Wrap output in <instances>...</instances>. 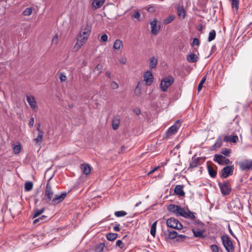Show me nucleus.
Masks as SVG:
<instances>
[{"instance_id":"19","label":"nucleus","mask_w":252,"mask_h":252,"mask_svg":"<svg viewBox=\"0 0 252 252\" xmlns=\"http://www.w3.org/2000/svg\"><path fill=\"white\" fill-rule=\"evenodd\" d=\"M198 60V56L192 53H189L187 56V60L190 63H196Z\"/></svg>"},{"instance_id":"54","label":"nucleus","mask_w":252,"mask_h":252,"mask_svg":"<svg viewBox=\"0 0 252 252\" xmlns=\"http://www.w3.org/2000/svg\"><path fill=\"white\" fill-rule=\"evenodd\" d=\"M108 40V36L106 34H103L101 36L100 41L103 42H106Z\"/></svg>"},{"instance_id":"56","label":"nucleus","mask_w":252,"mask_h":252,"mask_svg":"<svg viewBox=\"0 0 252 252\" xmlns=\"http://www.w3.org/2000/svg\"><path fill=\"white\" fill-rule=\"evenodd\" d=\"M194 224L198 225L199 227H204V224L199 220L195 221Z\"/></svg>"},{"instance_id":"64","label":"nucleus","mask_w":252,"mask_h":252,"mask_svg":"<svg viewBox=\"0 0 252 252\" xmlns=\"http://www.w3.org/2000/svg\"><path fill=\"white\" fill-rule=\"evenodd\" d=\"M46 218H47V217L46 216L42 215L41 217H39V219H40V220H43L45 219H46Z\"/></svg>"},{"instance_id":"28","label":"nucleus","mask_w":252,"mask_h":252,"mask_svg":"<svg viewBox=\"0 0 252 252\" xmlns=\"http://www.w3.org/2000/svg\"><path fill=\"white\" fill-rule=\"evenodd\" d=\"M120 125V119L118 117H115L112 120V127L113 129H117Z\"/></svg>"},{"instance_id":"46","label":"nucleus","mask_w":252,"mask_h":252,"mask_svg":"<svg viewBox=\"0 0 252 252\" xmlns=\"http://www.w3.org/2000/svg\"><path fill=\"white\" fill-rule=\"evenodd\" d=\"M206 80V76H204L202 78L201 81L200 82V83L198 85V88H197V90L199 92L202 89V87H203V84L205 83Z\"/></svg>"},{"instance_id":"20","label":"nucleus","mask_w":252,"mask_h":252,"mask_svg":"<svg viewBox=\"0 0 252 252\" xmlns=\"http://www.w3.org/2000/svg\"><path fill=\"white\" fill-rule=\"evenodd\" d=\"M80 168L82 172L86 175H88L90 174L91 171V166L88 164L83 163L81 164Z\"/></svg>"},{"instance_id":"10","label":"nucleus","mask_w":252,"mask_h":252,"mask_svg":"<svg viewBox=\"0 0 252 252\" xmlns=\"http://www.w3.org/2000/svg\"><path fill=\"white\" fill-rule=\"evenodd\" d=\"M238 164L242 171L252 170V159H246L239 162Z\"/></svg>"},{"instance_id":"31","label":"nucleus","mask_w":252,"mask_h":252,"mask_svg":"<svg viewBox=\"0 0 252 252\" xmlns=\"http://www.w3.org/2000/svg\"><path fill=\"white\" fill-rule=\"evenodd\" d=\"M123 45V42L120 39H117L115 41L113 45V48L115 49H120Z\"/></svg>"},{"instance_id":"60","label":"nucleus","mask_w":252,"mask_h":252,"mask_svg":"<svg viewBox=\"0 0 252 252\" xmlns=\"http://www.w3.org/2000/svg\"><path fill=\"white\" fill-rule=\"evenodd\" d=\"M120 63L122 64H125L126 63V58H122L119 60Z\"/></svg>"},{"instance_id":"58","label":"nucleus","mask_w":252,"mask_h":252,"mask_svg":"<svg viewBox=\"0 0 252 252\" xmlns=\"http://www.w3.org/2000/svg\"><path fill=\"white\" fill-rule=\"evenodd\" d=\"M59 78L61 82H63V81H65V80L66 79V77L65 76V75H64L62 73V74H61V75L59 77Z\"/></svg>"},{"instance_id":"1","label":"nucleus","mask_w":252,"mask_h":252,"mask_svg":"<svg viewBox=\"0 0 252 252\" xmlns=\"http://www.w3.org/2000/svg\"><path fill=\"white\" fill-rule=\"evenodd\" d=\"M168 211L175 214L177 216L185 218L194 220L195 218L194 213L191 212L188 208L185 209L175 204H170L167 207Z\"/></svg>"},{"instance_id":"3","label":"nucleus","mask_w":252,"mask_h":252,"mask_svg":"<svg viewBox=\"0 0 252 252\" xmlns=\"http://www.w3.org/2000/svg\"><path fill=\"white\" fill-rule=\"evenodd\" d=\"M221 239L222 244L227 252H234V247L230 238L227 235L221 236Z\"/></svg>"},{"instance_id":"17","label":"nucleus","mask_w":252,"mask_h":252,"mask_svg":"<svg viewBox=\"0 0 252 252\" xmlns=\"http://www.w3.org/2000/svg\"><path fill=\"white\" fill-rule=\"evenodd\" d=\"M54 192L53 191L51 186L49 182L46 184L45 195L47 196L48 201H50L53 196Z\"/></svg>"},{"instance_id":"33","label":"nucleus","mask_w":252,"mask_h":252,"mask_svg":"<svg viewBox=\"0 0 252 252\" xmlns=\"http://www.w3.org/2000/svg\"><path fill=\"white\" fill-rule=\"evenodd\" d=\"M25 191H29L32 189L33 188V184L32 182L28 181L25 183Z\"/></svg>"},{"instance_id":"50","label":"nucleus","mask_w":252,"mask_h":252,"mask_svg":"<svg viewBox=\"0 0 252 252\" xmlns=\"http://www.w3.org/2000/svg\"><path fill=\"white\" fill-rule=\"evenodd\" d=\"M32 13V9L31 8H26L23 12V15L25 16L30 15Z\"/></svg>"},{"instance_id":"59","label":"nucleus","mask_w":252,"mask_h":252,"mask_svg":"<svg viewBox=\"0 0 252 252\" xmlns=\"http://www.w3.org/2000/svg\"><path fill=\"white\" fill-rule=\"evenodd\" d=\"M113 230L115 231H116V232H119L120 231V224H118L117 225H116L115 226H114L113 227Z\"/></svg>"},{"instance_id":"35","label":"nucleus","mask_w":252,"mask_h":252,"mask_svg":"<svg viewBox=\"0 0 252 252\" xmlns=\"http://www.w3.org/2000/svg\"><path fill=\"white\" fill-rule=\"evenodd\" d=\"M44 210H45L44 208H43L42 209H41L40 210H38L37 209H34V210H33L34 214H33V218H35L37 217L38 216H39L42 213H43L44 212Z\"/></svg>"},{"instance_id":"6","label":"nucleus","mask_w":252,"mask_h":252,"mask_svg":"<svg viewBox=\"0 0 252 252\" xmlns=\"http://www.w3.org/2000/svg\"><path fill=\"white\" fill-rule=\"evenodd\" d=\"M220 191L223 195H228L231 191L230 185L227 181L220 182L218 184Z\"/></svg>"},{"instance_id":"43","label":"nucleus","mask_w":252,"mask_h":252,"mask_svg":"<svg viewBox=\"0 0 252 252\" xmlns=\"http://www.w3.org/2000/svg\"><path fill=\"white\" fill-rule=\"evenodd\" d=\"M231 150L229 149L224 148L222 150L221 153L225 156L229 157Z\"/></svg>"},{"instance_id":"13","label":"nucleus","mask_w":252,"mask_h":252,"mask_svg":"<svg viewBox=\"0 0 252 252\" xmlns=\"http://www.w3.org/2000/svg\"><path fill=\"white\" fill-rule=\"evenodd\" d=\"M144 80L147 85H151L153 82L154 77L150 71L145 72L143 75Z\"/></svg>"},{"instance_id":"37","label":"nucleus","mask_w":252,"mask_h":252,"mask_svg":"<svg viewBox=\"0 0 252 252\" xmlns=\"http://www.w3.org/2000/svg\"><path fill=\"white\" fill-rule=\"evenodd\" d=\"M216 31L214 30H212L209 34V36L208 38V41L210 42L213 40L216 37Z\"/></svg>"},{"instance_id":"44","label":"nucleus","mask_w":252,"mask_h":252,"mask_svg":"<svg viewBox=\"0 0 252 252\" xmlns=\"http://www.w3.org/2000/svg\"><path fill=\"white\" fill-rule=\"evenodd\" d=\"M116 245V246L119 247L120 248H121L122 249H126L125 244L121 240H118L117 241Z\"/></svg>"},{"instance_id":"8","label":"nucleus","mask_w":252,"mask_h":252,"mask_svg":"<svg viewBox=\"0 0 252 252\" xmlns=\"http://www.w3.org/2000/svg\"><path fill=\"white\" fill-rule=\"evenodd\" d=\"M234 165H229L223 167L220 172V176L222 178H226L232 175L234 171Z\"/></svg>"},{"instance_id":"22","label":"nucleus","mask_w":252,"mask_h":252,"mask_svg":"<svg viewBox=\"0 0 252 252\" xmlns=\"http://www.w3.org/2000/svg\"><path fill=\"white\" fill-rule=\"evenodd\" d=\"M238 141V137L237 135L225 136L224 137V141L228 142L236 143Z\"/></svg>"},{"instance_id":"62","label":"nucleus","mask_w":252,"mask_h":252,"mask_svg":"<svg viewBox=\"0 0 252 252\" xmlns=\"http://www.w3.org/2000/svg\"><path fill=\"white\" fill-rule=\"evenodd\" d=\"M105 75L106 76L108 77V78H111V72L110 71H107L106 72H105Z\"/></svg>"},{"instance_id":"23","label":"nucleus","mask_w":252,"mask_h":252,"mask_svg":"<svg viewBox=\"0 0 252 252\" xmlns=\"http://www.w3.org/2000/svg\"><path fill=\"white\" fill-rule=\"evenodd\" d=\"M105 2V0H94L92 6L94 9H97L102 6Z\"/></svg>"},{"instance_id":"38","label":"nucleus","mask_w":252,"mask_h":252,"mask_svg":"<svg viewBox=\"0 0 252 252\" xmlns=\"http://www.w3.org/2000/svg\"><path fill=\"white\" fill-rule=\"evenodd\" d=\"M222 145V140L220 137L218 138L216 141L215 142V144L213 145L214 148L217 149L218 148H220Z\"/></svg>"},{"instance_id":"41","label":"nucleus","mask_w":252,"mask_h":252,"mask_svg":"<svg viewBox=\"0 0 252 252\" xmlns=\"http://www.w3.org/2000/svg\"><path fill=\"white\" fill-rule=\"evenodd\" d=\"M211 250L212 252H221L222 250L216 245H212L210 247Z\"/></svg>"},{"instance_id":"29","label":"nucleus","mask_w":252,"mask_h":252,"mask_svg":"<svg viewBox=\"0 0 252 252\" xmlns=\"http://www.w3.org/2000/svg\"><path fill=\"white\" fill-rule=\"evenodd\" d=\"M209 175L212 178H215L217 176V171L213 169V168L210 166L208 165L207 167Z\"/></svg>"},{"instance_id":"45","label":"nucleus","mask_w":252,"mask_h":252,"mask_svg":"<svg viewBox=\"0 0 252 252\" xmlns=\"http://www.w3.org/2000/svg\"><path fill=\"white\" fill-rule=\"evenodd\" d=\"M21 150L20 144L15 145L13 147V152L15 154H18Z\"/></svg>"},{"instance_id":"21","label":"nucleus","mask_w":252,"mask_h":252,"mask_svg":"<svg viewBox=\"0 0 252 252\" xmlns=\"http://www.w3.org/2000/svg\"><path fill=\"white\" fill-rule=\"evenodd\" d=\"M184 186L183 185H177L174 189L175 193L180 196H184L185 195V192L183 190Z\"/></svg>"},{"instance_id":"14","label":"nucleus","mask_w":252,"mask_h":252,"mask_svg":"<svg viewBox=\"0 0 252 252\" xmlns=\"http://www.w3.org/2000/svg\"><path fill=\"white\" fill-rule=\"evenodd\" d=\"M66 196V192H63L60 194H56L52 200V202L54 205L58 204V203L62 202Z\"/></svg>"},{"instance_id":"24","label":"nucleus","mask_w":252,"mask_h":252,"mask_svg":"<svg viewBox=\"0 0 252 252\" xmlns=\"http://www.w3.org/2000/svg\"><path fill=\"white\" fill-rule=\"evenodd\" d=\"M158 63V59L153 57L150 59L149 68L151 69L155 68Z\"/></svg>"},{"instance_id":"51","label":"nucleus","mask_w":252,"mask_h":252,"mask_svg":"<svg viewBox=\"0 0 252 252\" xmlns=\"http://www.w3.org/2000/svg\"><path fill=\"white\" fill-rule=\"evenodd\" d=\"M110 87L111 89L115 90L119 88V84L115 81H112L110 83Z\"/></svg>"},{"instance_id":"34","label":"nucleus","mask_w":252,"mask_h":252,"mask_svg":"<svg viewBox=\"0 0 252 252\" xmlns=\"http://www.w3.org/2000/svg\"><path fill=\"white\" fill-rule=\"evenodd\" d=\"M118 237V234L114 233H109L106 235V238L109 241H113Z\"/></svg>"},{"instance_id":"52","label":"nucleus","mask_w":252,"mask_h":252,"mask_svg":"<svg viewBox=\"0 0 252 252\" xmlns=\"http://www.w3.org/2000/svg\"><path fill=\"white\" fill-rule=\"evenodd\" d=\"M52 43L54 44H57L58 42V34H56L55 35L52 39Z\"/></svg>"},{"instance_id":"27","label":"nucleus","mask_w":252,"mask_h":252,"mask_svg":"<svg viewBox=\"0 0 252 252\" xmlns=\"http://www.w3.org/2000/svg\"><path fill=\"white\" fill-rule=\"evenodd\" d=\"M105 247L104 243H100L97 244L94 248V252H101Z\"/></svg>"},{"instance_id":"16","label":"nucleus","mask_w":252,"mask_h":252,"mask_svg":"<svg viewBox=\"0 0 252 252\" xmlns=\"http://www.w3.org/2000/svg\"><path fill=\"white\" fill-rule=\"evenodd\" d=\"M26 98L27 102L32 109L34 110L37 108V103L33 96L27 95Z\"/></svg>"},{"instance_id":"15","label":"nucleus","mask_w":252,"mask_h":252,"mask_svg":"<svg viewBox=\"0 0 252 252\" xmlns=\"http://www.w3.org/2000/svg\"><path fill=\"white\" fill-rule=\"evenodd\" d=\"M180 126V120H177L176 122V124L172 126L168 129V131L167 132L168 135L170 136L173 134H174L178 131Z\"/></svg>"},{"instance_id":"5","label":"nucleus","mask_w":252,"mask_h":252,"mask_svg":"<svg viewBox=\"0 0 252 252\" xmlns=\"http://www.w3.org/2000/svg\"><path fill=\"white\" fill-rule=\"evenodd\" d=\"M167 225L172 228L180 230L182 229L183 225L182 223L176 219L171 218L166 220Z\"/></svg>"},{"instance_id":"42","label":"nucleus","mask_w":252,"mask_h":252,"mask_svg":"<svg viewBox=\"0 0 252 252\" xmlns=\"http://www.w3.org/2000/svg\"><path fill=\"white\" fill-rule=\"evenodd\" d=\"M127 214L126 212L124 211H119L115 212L114 215L117 217H122L125 216Z\"/></svg>"},{"instance_id":"7","label":"nucleus","mask_w":252,"mask_h":252,"mask_svg":"<svg viewBox=\"0 0 252 252\" xmlns=\"http://www.w3.org/2000/svg\"><path fill=\"white\" fill-rule=\"evenodd\" d=\"M214 160L220 165H228L232 163L229 159L221 155L215 154L214 158Z\"/></svg>"},{"instance_id":"53","label":"nucleus","mask_w":252,"mask_h":252,"mask_svg":"<svg viewBox=\"0 0 252 252\" xmlns=\"http://www.w3.org/2000/svg\"><path fill=\"white\" fill-rule=\"evenodd\" d=\"M200 44V41L197 38H194L192 41V46H199Z\"/></svg>"},{"instance_id":"49","label":"nucleus","mask_w":252,"mask_h":252,"mask_svg":"<svg viewBox=\"0 0 252 252\" xmlns=\"http://www.w3.org/2000/svg\"><path fill=\"white\" fill-rule=\"evenodd\" d=\"M140 16H141V15H140V13L139 12V11L137 10H136L134 11L133 14L132 15V18H135L137 20H138V21H139V20H140Z\"/></svg>"},{"instance_id":"55","label":"nucleus","mask_w":252,"mask_h":252,"mask_svg":"<svg viewBox=\"0 0 252 252\" xmlns=\"http://www.w3.org/2000/svg\"><path fill=\"white\" fill-rule=\"evenodd\" d=\"M95 69L99 71V73H100L103 69V65L99 63L96 65Z\"/></svg>"},{"instance_id":"26","label":"nucleus","mask_w":252,"mask_h":252,"mask_svg":"<svg viewBox=\"0 0 252 252\" xmlns=\"http://www.w3.org/2000/svg\"><path fill=\"white\" fill-rule=\"evenodd\" d=\"M91 29L89 28L88 27H87L82 30V31L80 32L79 34L82 35L84 36H86L87 37H89L90 33H91Z\"/></svg>"},{"instance_id":"2","label":"nucleus","mask_w":252,"mask_h":252,"mask_svg":"<svg viewBox=\"0 0 252 252\" xmlns=\"http://www.w3.org/2000/svg\"><path fill=\"white\" fill-rule=\"evenodd\" d=\"M242 205L239 199L236 198L232 200L227 204V208L230 213L236 214L242 209Z\"/></svg>"},{"instance_id":"11","label":"nucleus","mask_w":252,"mask_h":252,"mask_svg":"<svg viewBox=\"0 0 252 252\" xmlns=\"http://www.w3.org/2000/svg\"><path fill=\"white\" fill-rule=\"evenodd\" d=\"M192 231L194 237L203 238L205 237L204 234L206 230L204 227L193 228H192Z\"/></svg>"},{"instance_id":"25","label":"nucleus","mask_w":252,"mask_h":252,"mask_svg":"<svg viewBox=\"0 0 252 252\" xmlns=\"http://www.w3.org/2000/svg\"><path fill=\"white\" fill-rule=\"evenodd\" d=\"M167 231L168 232V235L166 238V239L167 241L168 239H170V240L174 239H176V238L177 237L178 234L176 231H175V230L171 231V230H170L168 229L167 230Z\"/></svg>"},{"instance_id":"39","label":"nucleus","mask_w":252,"mask_h":252,"mask_svg":"<svg viewBox=\"0 0 252 252\" xmlns=\"http://www.w3.org/2000/svg\"><path fill=\"white\" fill-rule=\"evenodd\" d=\"M135 93L136 95L137 96H140L141 94V83L140 82H139L137 84L135 89Z\"/></svg>"},{"instance_id":"61","label":"nucleus","mask_w":252,"mask_h":252,"mask_svg":"<svg viewBox=\"0 0 252 252\" xmlns=\"http://www.w3.org/2000/svg\"><path fill=\"white\" fill-rule=\"evenodd\" d=\"M33 124H34V118L32 117L30 120L29 126L30 127H32L33 126Z\"/></svg>"},{"instance_id":"30","label":"nucleus","mask_w":252,"mask_h":252,"mask_svg":"<svg viewBox=\"0 0 252 252\" xmlns=\"http://www.w3.org/2000/svg\"><path fill=\"white\" fill-rule=\"evenodd\" d=\"M199 159L198 158H192V161L190 162L189 168H194L195 167H196L199 164Z\"/></svg>"},{"instance_id":"12","label":"nucleus","mask_w":252,"mask_h":252,"mask_svg":"<svg viewBox=\"0 0 252 252\" xmlns=\"http://www.w3.org/2000/svg\"><path fill=\"white\" fill-rule=\"evenodd\" d=\"M158 21L156 18L150 22L151 33L153 35H157L160 30V26L158 25Z\"/></svg>"},{"instance_id":"63","label":"nucleus","mask_w":252,"mask_h":252,"mask_svg":"<svg viewBox=\"0 0 252 252\" xmlns=\"http://www.w3.org/2000/svg\"><path fill=\"white\" fill-rule=\"evenodd\" d=\"M228 230H229V233H230V234L233 236L234 237H235V236L234 235V234L233 233L232 230L231 229L230 227V226L229 225L228 226Z\"/></svg>"},{"instance_id":"48","label":"nucleus","mask_w":252,"mask_h":252,"mask_svg":"<svg viewBox=\"0 0 252 252\" xmlns=\"http://www.w3.org/2000/svg\"><path fill=\"white\" fill-rule=\"evenodd\" d=\"M231 1L232 7H235L236 10H238L239 7V0H231Z\"/></svg>"},{"instance_id":"9","label":"nucleus","mask_w":252,"mask_h":252,"mask_svg":"<svg viewBox=\"0 0 252 252\" xmlns=\"http://www.w3.org/2000/svg\"><path fill=\"white\" fill-rule=\"evenodd\" d=\"M88 37L79 34L77 38V42L73 47L74 51H78L81 47L86 42Z\"/></svg>"},{"instance_id":"36","label":"nucleus","mask_w":252,"mask_h":252,"mask_svg":"<svg viewBox=\"0 0 252 252\" xmlns=\"http://www.w3.org/2000/svg\"><path fill=\"white\" fill-rule=\"evenodd\" d=\"M157 221H155L151 226L150 233L153 236H155L156 233V228H157Z\"/></svg>"},{"instance_id":"47","label":"nucleus","mask_w":252,"mask_h":252,"mask_svg":"<svg viewBox=\"0 0 252 252\" xmlns=\"http://www.w3.org/2000/svg\"><path fill=\"white\" fill-rule=\"evenodd\" d=\"M187 236L185 235L181 234V235H178L177 234V237L176 238V241L180 242L184 241Z\"/></svg>"},{"instance_id":"32","label":"nucleus","mask_w":252,"mask_h":252,"mask_svg":"<svg viewBox=\"0 0 252 252\" xmlns=\"http://www.w3.org/2000/svg\"><path fill=\"white\" fill-rule=\"evenodd\" d=\"M177 12L178 15L179 17H182L183 18H184L186 16L185 14V11L183 7H178L177 8Z\"/></svg>"},{"instance_id":"18","label":"nucleus","mask_w":252,"mask_h":252,"mask_svg":"<svg viewBox=\"0 0 252 252\" xmlns=\"http://www.w3.org/2000/svg\"><path fill=\"white\" fill-rule=\"evenodd\" d=\"M44 135V132L41 129L38 128V134L37 136L33 138V140L35 145H40L42 143L43 137Z\"/></svg>"},{"instance_id":"57","label":"nucleus","mask_w":252,"mask_h":252,"mask_svg":"<svg viewBox=\"0 0 252 252\" xmlns=\"http://www.w3.org/2000/svg\"><path fill=\"white\" fill-rule=\"evenodd\" d=\"M133 111L137 115H139L141 114V110L139 108H136L133 109Z\"/></svg>"},{"instance_id":"4","label":"nucleus","mask_w":252,"mask_h":252,"mask_svg":"<svg viewBox=\"0 0 252 252\" xmlns=\"http://www.w3.org/2000/svg\"><path fill=\"white\" fill-rule=\"evenodd\" d=\"M174 81V78L171 76L163 78L160 84V88L163 92H166L168 88L171 86Z\"/></svg>"},{"instance_id":"40","label":"nucleus","mask_w":252,"mask_h":252,"mask_svg":"<svg viewBox=\"0 0 252 252\" xmlns=\"http://www.w3.org/2000/svg\"><path fill=\"white\" fill-rule=\"evenodd\" d=\"M174 19L175 16L173 15H169L168 17H167L164 20L163 23L165 24L170 23L174 20Z\"/></svg>"}]
</instances>
